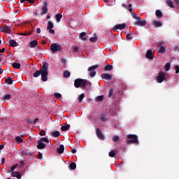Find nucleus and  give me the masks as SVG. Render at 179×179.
Returning <instances> with one entry per match:
<instances>
[{
  "instance_id": "1",
  "label": "nucleus",
  "mask_w": 179,
  "mask_h": 179,
  "mask_svg": "<svg viewBox=\"0 0 179 179\" xmlns=\"http://www.w3.org/2000/svg\"><path fill=\"white\" fill-rule=\"evenodd\" d=\"M87 85V80H83V79H76L74 81V86L75 87H86V85Z\"/></svg>"
},
{
  "instance_id": "2",
  "label": "nucleus",
  "mask_w": 179,
  "mask_h": 179,
  "mask_svg": "<svg viewBox=\"0 0 179 179\" xmlns=\"http://www.w3.org/2000/svg\"><path fill=\"white\" fill-rule=\"evenodd\" d=\"M50 50L52 51V54H55V52H59L62 50V46L57 43H54L50 45Z\"/></svg>"
},
{
  "instance_id": "3",
  "label": "nucleus",
  "mask_w": 179,
  "mask_h": 179,
  "mask_svg": "<svg viewBox=\"0 0 179 179\" xmlns=\"http://www.w3.org/2000/svg\"><path fill=\"white\" fill-rule=\"evenodd\" d=\"M127 138L129 139L127 141V143H139L138 136L135 134H129Z\"/></svg>"
},
{
  "instance_id": "4",
  "label": "nucleus",
  "mask_w": 179,
  "mask_h": 179,
  "mask_svg": "<svg viewBox=\"0 0 179 179\" xmlns=\"http://www.w3.org/2000/svg\"><path fill=\"white\" fill-rule=\"evenodd\" d=\"M166 80V73L164 71H159L157 76V82L162 83Z\"/></svg>"
},
{
  "instance_id": "5",
  "label": "nucleus",
  "mask_w": 179,
  "mask_h": 179,
  "mask_svg": "<svg viewBox=\"0 0 179 179\" xmlns=\"http://www.w3.org/2000/svg\"><path fill=\"white\" fill-rule=\"evenodd\" d=\"M99 64H96V65H94V66H90L88 68V71L90 73V76L91 78H94V76H96V69H97V68H99Z\"/></svg>"
},
{
  "instance_id": "6",
  "label": "nucleus",
  "mask_w": 179,
  "mask_h": 179,
  "mask_svg": "<svg viewBox=\"0 0 179 179\" xmlns=\"http://www.w3.org/2000/svg\"><path fill=\"white\" fill-rule=\"evenodd\" d=\"M125 27H127V24L125 23L119 24L115 25L112 30L114 31H117V30H124Z\"/></svg>"
},
{
  "instance_id": "7",
  "label": "nucleus",
  "mask_w": 179,
  "mask_h": 179,
  "mask_svg": "<svg viewBox=\"0 0 179 179\" xmlns=\"http://www.w3.org/2000/svg\"><path fill=\"white\" fill-rule=\"evenodd\" d=\"M48 6V5L47 4V1H44V5L41 8L42 11V15H45V13L48 12V8H47Z\"/></svg>"
},
{
  "instance_id": "8",
  "label": "nucleus",
  "mask_w": 179,
  "mask_h": 179,
  "mask_svg": "<svg viewBox=\"0 0 179 179\" xmlns=\"http://www.w3.org/2000/svg\"><path fill=\"white\" fill-rule=\"evenodd\" d=\"M96 134L99 139H101V141H104V135H103V134L101 133V131H100V129H96Z\"/></svg>"
},
{
  "instance_id": "9",
  "label": "nucleus",
  "mask_w": 179,
  "mask_h": 179,
  "mask_svg": "<svg viewBox=\"0 0 179 179\" xmlns=\"http://www.w3.org/2000/svg\"><path fill=\"white\" fill-rule=\"evenodd\" d=\"M43 82H47L48 76V71H41V73Z\"/></svg>"
},
{
  "instance_id": "10",
  "label": "nucleus",
  "mask_w": 179,
  "mask_h": 179,
  "mask_svg": "<svg viewBox=\"0 0 179 179\" xmlns=\"http://www.w3.org/2000/svg\"><path fill=\"white\" fill-rule=\"evenodd\" d=\"M37 143H38L36 145L37 149H39V150L45 149V144L44 143L38 140Z\"/></svg>"
},
{
  "instance_id": "11",
  "label": "nucleus",
  "mask_w": 179,
  "mask_h": 179,
  "mask_svg": "<svg viewBox=\"0 0 179 179\" xmlns=\"http://www.w3.org/2000/svg\"><path fill=\"white\" fill-rule=\"evenodd\" d=\"M135 26H141V27H143V26H146V20H139V21H137L134 23Z\"/></svg>"
},
{
  "instance_id": "12",
  "label": "nucleus",
  "mask_w": 179,
  "mask_h": 179,
  "mask_svg": "<svg viewBox=\"0 0 179 179\" xmlns=\"http://www.w3.org/2000/svg\"><path fill=\"white\" fill-rule=\"evenodd\" d=\"M37 44H38V43L37 42V41L34 40L32 41L29 43V48H36V47H37Z\"/></svg>"
},
{
  "instance_id": "13",
  "label": "nucleus",
  "mask_w": 179,
  "mask_h": 179,
  "mask_svg": "<svg viewBox=\"0 0 179 179\" xmlns=\"http://www.w3.org/2000/svg\"><path fill=\"white\" fill-rule=\"evenodd\" d=\"M101 77L102 79H106V80H111V74L103 73L101 74Z\"/></svg>"
},
{
  "instance_id": "14",
  "label": "nucleus",
  "mask_w": 179,
  "mask_h": 179,
  "mask_svg": "<svg viewBox=\"0 0 179 179\" xmlns=\"http://www.w3.org/2000/svg\"><path fill=\"white\" fill-rule=\"evenodd\" d=\"M64 150H65V147L64 145H60L57 149V152L59 153V155H62V153H64Z\"/></svg>"
},
{
  "instance_id": "15",
  "label": "nucleus",
  "mask_w": 179,
  "mask_h": 179,
  "mask_svg": "<svg viewBox=\"0 0 179 179\" xmlns=\"http://www.w3.org/2000/svg\"><path fill=\"white\" fill-rule=\"evenodd\" d=\"M11 176L13 177H16L17 179H21L22 178V175L17 171H13L11 172Z\"/></svg>"
},
{
  "instance_id": "16",
  "label": "nucleus",
  "mask_w": 179,
  "mask_h": 179,
  "mask_svg": "<svg viewBox=\"0 0 179 179\" xmlns=\"http://www.w3.org/2000/svg\"><path fill=\"white\" fill-rule=\"evenodd\" d=\"M122 6L123 8H125V9H127V10H129L130 13H134V10L132 9V4H129L128 7H127L125 4H122Z\"/></svg>"
},
{
  "instance_id": "17",
  "label": "nucleus",
  "mask_w": 179,
  "mask_h": 179,
  "mask_svg": "<svg viewBox=\"0 0 179 179\" xmlns=\"http://www.w3.org/2000/svg\"><path fill=\"white\" fill-rule=\"evenodd\" d=\"M41 72H48V64L47 63L43 64Z\"/></svg>"
},
{
  "instance_id": "18",
  "label": "nucleus",
  "mask_w": 179,
  "mask_h": 179,
  "mask_svg": "<svg viewBox=\"0 0 179 179\" xmlns=\"http://www.w3.org/2000/svg\"><path fill=\"white\" fill-rule=\"evenodd\" d=\"M10 99H12V95L10 94L3 95L1 98L3 101H6V100H10Z\"/></svg>"
},
{
  "instance_id": "19",
  "label": "nucleus",
  "mask_w": 179,
  "mask_h": 179,
  "mask_svg": "<svg viewBox=\"0 0 179 179\" xmlns=\"http://www.w3.org/2000/svg\"><path fill=\"white\" fill-rule=\"evenodd\" d=\"M146 57L149 59H153V52L152 50H148L146 54Z\"/></svg>"
},
{
  "instance_id": "20",
  "label": "nucleus",
  "mask_w": 179,
  "mask_h": 179,
  "mask_svg": "<svg viewBox=\"0 0 179 179\" xmlns=\"http://www.w3.org/2000/svg\"><path fill=\"white\" fill-rule=\"evenodd\" d=\"M50 135H51V136H52L53 138H58V136H59V135H61V134H60L59 131H55L50 132Z\"/></svg>"
},
{
  "instance_id": "21",
  "label": "nucleus",
  "mask_w": 179,
  "mask_h": 179,
  "mask_svg": "<svg viewBox=\"0 0 179 179\" xmlns=\"http://www.w3.org/2000/svg\"><path fill=\"white\" fill-rule=\"evenodd\" d=\"M80 39L82 40L83 41H86L87 40V38H86V33L85 32H82L80 34Z\"/></svg>"
},
{
  "instance_id": "22",
  "label": "nucleus",
  "mask_w": 179,
  "mask_h": 179,
  "mask_svg": "<svg viewBox=\"0 0 179 179\" xmlns=\"http://www.w3.org/2000/svg\"><path fill=\"white\" fill-rule=\"evenodd\" d=\"M165 2L169 8H174V3L171 0H166Z\"/></svg>"
},
{
  "instance_id": "23",
  "label": "nucleus",
  "mask_w": 179,
  "mask_h": 179,
  "mask_svg": "<svg viewBox=\"0 0 179 179\" xmlns=\"http://www.w3.org/2000/svg\"><path fill=\"white\" fill-rule=\"evenodd\" d=\"M152 24L154 27H162V22L159 21H153Z\"/></svg>"
},
{
  "instance_id": "24",
  "label": "nucleus",
  "mask_w": 179,
  "mask_h": 179,
  "mask_svg": "<svg viewBox=\"0 0 179 179\" xmlns=\"http://www.w3.org/2000/svg\"><path fill=\"white\" fill-rule=\"evenodd\" d=\"M165 51H166V45H164L160 46L158 52H159V54H164Z\"/></svg>"
},
{
  "instance_id": "25",
  "label": "nucleus",
  "mask_w": 179,
  "mask_h": 179,
  "mask_svg": "<svg viewBox=\"0 0 179 179\" xmlns=\"http://www.w3.org/2000/svg\"><path fill=\"white\" fill-rule=\"evenodd\" d=\"M9 45H10V47H17V43L15 40H10Z\"/></svg>"
},
{
  "instance_id": "26",
  "label": "nucleus",
  "mask_w": 179,
  "mask_h": 179,
  "mask_svg": "<svg viewBox=\"0 0 179 179\" xmlns=\"http://www.w3.org/2000/svg\"><path fill=\"white\" fill-rule=\"evenodd\" d=\"M41 142H45V143H50L51 140L48 139L47 137H43L39 140Z\"/></svg>"
},
{
  "instance_id": "27",
  "label": "nucleus",
  "mask_w": 179,
  "mask_h": 179,
  "mask_svg": "<svg viewBox=\"0 0 179 179\" xmlns=\"http://www.w3.org/2000/svg\"><path fill=\"white\" fill-rule=\"evenodd\" d=\"M155 15H156L157 17L160 18V17H162V16H163V13H162V12L160 11V10H157L156 12H155Z\"/></svg>"
},
{
  "instance_id": "28",
  "label": "nucleus",
  "mask_w": 179,
  "mask_h": 179,
  "mask_svg": "<svg viewBox=\"0 0 179 179\" xmlns=\"http://www.w3.org/2000/svg\"><path fill=\"white\" fill-rule=\"evenodd\" d=\"M170 68H171V64L170 63H166L164 66V69L166 72H169V71H170Z\"/></svg>"
},
{
  "instance_id": "29",
  "label": "nucleus",
  "mask_w": 179,
  "mask_h": 179,
  "mask_svg": "<svg viewBox=\"0 0 179 179\" xmlns=\"http://www.w3.org/2000/svg\"><path fill=\"white\" fill-rule=\"evenodd\" d=\"M13 66L15 69H20V64L17 62L13 63Z\"/></svg>"
},
{
  "instance_id": "30",
  "label": "nucleus",
  "mask_w": 179,
  "mask_h": 179,
  "mask_svg": "<svg viewBox=\"0 0 179 179\" xmlns=\"http://www.w3.org/2000/svg\"><path fill=\"white\" fill-rule=\"evenodd\" d=\"M48 29H54V24L52 23V22L50 21L48 22V27H47Z\"/></svg>"
},
{
  "instance_id": "31",
  "label": "nucleus",
  "mask_w": 179,
  "mask_h": 179,
  "mask_svg": "<svg viewBox=\"0 0 179 179\" xmlns=\"http://www.w3.org/2000/svg\"><path fill=\"white\" fill-rule=\"evenodd\" d=\"M4 31H6V33H8V34H10V27L9 26H5L4 27Z\"/></svg>"
},
{
  "instance_id": "32",
  "label": "nucleus",
  "mask_w": 179,
  "mask_h": 179,
  "mask_svg": "<svg viewBox=\"0 0 179 179\" xmlns=\"http://www.w3.org/2000/svg\"><path fill=\"white\" fill-rule=\"evenodd\" d=\"M71 126H69V124H66V125H64V126H62L61 127V129L62 131H68L69 129L70 128Z\"/></svg>"
},
{
  "instance_id": "33",
  "label": "nucleus",
  "mask_w": 179,
  "mask_h": 179,
  "mask_svg": "<svg viewBox=\"0 0 179 179\" xmlns=\"http://www.w3.org/2000/svg\"><path fill=\"white\" fill-rule=\"evenodd\" d=\"M40 75H41V71H40V70L36 71L34 73V78H38V76H40Z\"/></svg>"
},
{
  "instance_id": "34",
  "label": "nucleus",
  "mask_w": 179,
  "mask_h": 179,
  "mask_svg": "<svg viewBox=\"0 0 179 179\" xmlns=\"http://www.w3.org/2000/svg\"><path fill=\"white\" fill-rule=\"evenodd\" d=\"M83 99H85V94H81L80 95H79L78 96L79 103H82V101H83Z\"/></svg>"
},
{
  "instance_id": "35",
  "label": "nucleus",
  "mask_w": 179,
  "mask_h": 179,
  "mask_svg": "<svg viewBox=\"0 0 179 179\" xmlns=\"http://www.w3.org/2000/svg\"><path fill=\"white\" fill-rule=\"evenodd\" d=\"M133 19H136V20H141V17L138 16L135 13H131Z\"/></svg>"
},
{
  "instance_id": "36",
  "label": "nucleus",
  "mask_w": 179,
  "mask_h": 179,
  "mask_svg": "<svg viewBox=\"0 0 179 179\" xmlns=\"http://www.w3.org/2000/svg\"><path fill=\"white\" fill-rule=\"evenodd\" d=\"M56 19H57V23L61 22V19H62V15L61 14H57L56 15Z\"/></svg>"
},
{
  "instance_id": "37",
  "label": "nucleus",
  "mask_w": 179,
  "mask_h": 179,
  "mask_svg": "<svg viewBox=\"0 0 179 179\" xmlns=\"http://www.w3.org/2000/svg\"><path fill=\"white\" fill-rule=\"evenodd\" d=\"M6 83H7V85H12V83H13V80H12V78H6Z\"/></svg>"
},
{
  "instance_id": "38",
  "label": "nucleus",
  "mask_w": 179,
  "mask_h": 179,
  "mask_svg": "<svg viewBox=\"0 0 179 179\" xmlns=\"http://www.w3.org/2000/svg\"><path fill=\"white\" fill-rule=\"evenodd\" d=\"M15 141H16L18 143H22V142H23V138H20V136H16V137H15Z\"/></svg>"
},
{
  "instance_id": "39",
  "label": "nucleus",
  "mask_w": 179,
  "mask_h": 179,
  "mask_svg": "<svg viewBox=\"0 0 179 179\" xmlns=\"http://www.w3.org/2000/svg\"><path fill=\"white\" fill-rule=\"evenodd\" d=\"M70 169L71 170H75V169H76V164L74 162H71L70 164Z\"/></svg>"
},
{
  "instance_id": "40",
  "label": "nucleus",
  "mask_w": 179,
  "mask_h": 179,
  "mask_svg": "<svg viewBox=\"0 0 179 179\" xmlns=\"http://www.w3.org/2000/svg\"><path fill=\"white\" fill-rule=\"evenodd\" d=\"M71 76V73L68 71L64 72V78H69Z\"/></svg>"
},
{
  "instance_id": "41",
  "label": "nucleus",
  "mask_w": 179,
  "mask_h": 179,
  "mask_svg": "<svg viewBox=\"0 0 179 179\" xmlns=\"http://www.w3.org/2000/svg\"><path fill=\"white\" fill-rule=\"evenodd\" d=\"M96 100H97V101H103V100H104V96H103V95L98 96L96 97Z\"/></svg>"
},
{
  "instance_id": "42",
  "label": "nucleus",
  "mask_w": 179,
  "mask_h": 179,
  "mask_svg": "<svg viewBox=\"0 0 179 179\" xmlns=\"http://www.w3.org/2000/svg\"><path fill=\"white\" fill-rule=\"evenodd\" d=\"M105 71H111L113 69V66L107 65L104 68Z\"/></svg>"
},
{
  "instance_id": "43",
  "label": "nucleus",
  "mask_w": 179,
  "mask_h": 179,
  "mask_svg": "<svg viewBox=\"0 0 179 179\" xmlns=\"http://www.w3.org/2000/svg\"><path fill=\"white\" fill-rule=\"evenodd\" d=\"M90 41L91 43H96V41H97V36L90 38Z\"/></svg>"
},
{
  "instance_id": "44",
  "label": "nucleus",
  "mask_w": 179,
  "mask_h": 179,
  "mask_svg": "<svg viewBox=\"0 0 179 179\" xmlns=\"http://www.w3.org/2000/svg\"><path fill=\"white\" fill-rule=\"evenodd\" d=\"M31 33H33V31H29L28 33H20L18 34L19 36H30V34H31Z\"/></svg>"
},
{
  "instance_id": "45",
  "label": "nucleus",
  "mask_w": 179,
  "mask_h": 179,
  "mask_svg": "<svg viewBox=\"0 0 179 179\" xmlns=\"http://www.w3.org/2000/svg\"><path fill=\"white\" fill-rule=\"evenodd\" d=\"M100 120L102 121V122H105V121H107V117L106 115H103L101 116Z\"/></svg>"
},
{
  "instance_id": "46",
  "label": "nucleus",
  "mask_w": 179,
  "mask_h": 179,
  "mask_svg": "<svg viewBox=\"0 0 179 179\" xmlns=\"http://www.w3.org/2000/svg\"><path fill=\"white\" fill-rule=\"evenodd\" d=\"M115 156V150H112L109 152L110 157H114Z\"/></svg>"
},
{
  "instance_id": "47",
  "label": "nucleus",
  "mask_w": 179,
  "mask_h": 179,
  "mask_svg": "<svg viewBox=\"0 0 179 179\" xmlns=\"http://www.w3.org/2000/svg\"><path fill=\"white\" fill-rule=\"evenodd\" d=\"M54 96H55V97H56V99H61V97H62L61 94L57 93V92L54 93Z\"/></svg>"
},
{
  "instance_id": "48",
  "label": "nucleus",
  "mask_w": 179,
  "mask_h": 179,
  "mask_svg": "<svg viewBox=\"0 0 179 179\" xmlns=\"http://www.w3.org/2000/svg\"><path fill=\"white\" fill-rule=\"evenodd\" d=\"M120 139V137H118V136H115L113 138V142H118Z\"/></svg>"
},
{
  "instance_id": "49",
  "label": "nucleus",
  "mask_w": 179,
  "mask_h": 179,
  "mask_svg": "<svg viewBox=\"0 0 179 179\" xmlns=\"http://www.w3.org/2000/svg\"><path fill=\"white\" fill-rule=\"evenodd\" d=\"M127 40H132V34H128L127 35Z\"/></svg>"
},
{
  "instance_id": "50",
  "label": "nucleus",
  "mask_w": 179,
  "mask_h": 179,
  "mask_svg": "<svg viewBox=\"0 0 179 179\" xmlns=\"http://www.w3.org/2000/svg\"><path fill=\"white\" fill-rule=\"evenodd\" d=\"M173 50H174L175 52H179V46L178 45H175L173 47Z\"/></svg>"
},
{
  "instance_id": "51",
  "label": "nucleus",
  "mask_w": 179,
  "mask_h": 179,
  "mask_svg": "<svg viewBox=\"0 0 179 179\" xmlns=\"http://www.w3.org/2000/svg\"><path fill=\"white\" fill-rule=\"evenodd\" d=\"M41 136H45V131L44 130H41L39 133Z\"/></svg>"
},
{
  "instance_id": "52",
  "label": "nucleus",
  "mask_w": 179,
  "mask_h": 179,
  "mask_svg": "<svg viewBox=\"0 0 179 179\" xmlns=\"http://www.w3.org/2000/svg\"><path fill=\"white\" fill-rule=\"evenodd\" d=\"M17 167V164L13 165L11 166L10 170L12 172L15 171V169Z\"/></svg>"
},
{
  "instance_id": "53",
  "label": "nucleus",
  "mask_w": 179,
  "mask_h": 179,
  "mask_svg": "<svg viewBox=\"0 0 179 179\" xmlns=\"http://www.w3.org/2000/svg\"><path fill=\"white\" fill-rule=\"evenodd\" d=\"M113 96V89H110L108 92V97H111Z\"/></svg>"
},
{
  "instance_id": "54",
  "label": "nucleus",
  "mask_w": 179,
  "mask_h": 179,
  "mask_svg": "<svg viewBox=\"0 0 179 179\" xmlns=\"http://www.w3.org/2000/svg\"><path fill=\"white\" fill-rule=\"evenodd\" d=\"M176 73H179V66H175Z\"/></svg>"
},
{
  "instance_id": "55",
  "label": "nucleus",
  "mask_w": 179,
  "mask_h": 179,
  "mask_svg": "<svg viewBox=\"0 0 179 179\" xmlns=\"http://www.w3.org/2000/svg\"><path fill=\"white\" fill-rule=\"evenodd\" d=\"M49 31L51 34H55V31L52 29H49Z\"/></svg>"
},
{
  "instance_id": "56",
  "label": "nucleus",
  "mask_w": 179,
  "mask_h": 179,
  "mask_svg": "<svg viewBox=\"0 0 179 179\" xmlns=\"http://www.w3.org/2000/svg\"><path fill=\"white\" fill-rule=\"evenodd\" d=\"M38 121H39L38 118L35 119L33 122L34 125H36V124H37V122H38Z\"/></svg>"
},
{
  "instance_id": "57",
  "label": "nucleus",
  "mask_w": 179,
  "mask_h": 179,
  "mask_svg": "<svg viewBox=\"0 0 179 179\" xmlns=\"http://www.w3.org/2000/svg\"><path fill=\"white\" fill-rule=\"evenodd\" d=\"M61 62L65 65V64H66V60L65 59H62Z\"/></svg>"
},
{
  "instance_id": "58",
  "label": "nucleus",
  "mask_w": 179,
  "mask_h": 179,
  "mask_svg": "<svg viewBox=\"0 0 179 179\" xmlns=\"http://www.w3.org/2000/svg\"><path fill=\"white\" fill-rule=\"evenodd\" d=\"M24 164V162L23 161H20V167H22Z\"/></svg>"
},
{
  "instance_id": "59",
  "label": "nucleus",
  "mask_w": 179,
  "mask_h": 179,
  "mask_svg": "<svg viewBox=\"0 0 179 179\" xmlns=\"http://www.w3.org/2000/svg\"><path fill=\"white\" fill-rule=\"evenodd\" d=\"M36 33H38V34H40V33H41V29L40 28H37Z\"/></svg>"
},
{
  "instance_id": "60",
  "label": "nucleus",
  "mask_w": 179,
  "mask_h": 179,
  "mask_svg": "<svg viewBox=\"0 0 179 179\" xmlns=\"http://www.w3.org/2000/svg\"><path fill=\"white\" fill-rule=\"evenodd\" d=\"M2 52H5V48H3L1 50H0V53L2 54Z\"/></svg>"
},
{
  "instance_id": "61",
  "label": "nucleus",
  "mask_w": 179,
  "mask_h": 179,
  "mask_svg": "<svg viewBox=\"0 0 179 179\" xmlns=\"http://www.w3.org/2000/svg\"><path fill=\"white\" fill-rule=\"evenodd\" d=\"M5 31V27H3V28H0V32H3Z\"/></svg>"
},
{
  "instance_id": "62",
  "label": "nucleus",
  "mask_w": 179,
  "mask_h": 179,
  "mask_svg": "<svg viewBox=\"0 0 179 179\" xmlns=\"http://www.w3.org/2000/svg\"><path fill=\"white\" fill-rule=\"evenodd\" d=\"M1 164H5V158L1 159Z\"/></svg>"
},
{
  "instance_id": "63",
  "label": "nucleus",
  "mask_w": 179,
  "mask_h": 179,
  "mask_svg": "<svg viewBox=\"0 0 179 179\" xmlns=\"http://www.w3.org/2000/svg\"><path fill=\"white\" fill-rule=\"evenodd\" d=\"M34 16H38V12H34Z\"/></svg>"
},
{
  "instance_id": "64",
  "label": "nucleus",
  "mask_w": 179,
  "mask_h": 179,
  "mask_svg": "<svg viewBox=\"0 0 179 179\" xmlns=\"http://www.w3.org/2000/svg\"><path fill=\"white\" fill-rule=\"evenodd\" d=\"M175 2L179 6V0H175Z\"/></svg>"
}]
</instances>
